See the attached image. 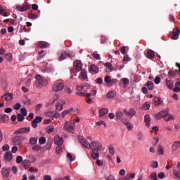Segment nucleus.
I'll return each mask as SVG.
<instances>
[{"mask_svg": "<svg viewBox=\"0 0 180 180\" xmlns=\"http://www.w3.org/2000/svg\"><path fill=\"white\" fill-rule=\"evenodd\" d=\"M79 141L83 147H85V148H90L92 150L91 156L93 160L99 158V151L102 149V144L101 143L98 141H92L89 143V142L82 136L79 137Z\"/></svg>", "mask_w": 180, "mask_h": 180, "instance_id": "nucleus-1", "label": "nucleus"}, {"mask_svg": "<svg viewBox=\"0 0 180 180\" xmlns=\"http://www.w3.org/2000/svg\"><path fill=\"white\" fill-rule=\"evenodd\" d=\"M155 117L158 120H160V119H162L163 117L165 122H169V120H175V117L169 114V110H167L166 111H160L156 114Z\"/></svg>", "mask_w": 180, "mask_h": 180, "instance_id": "nucleus-2", "label": "nucleus"}, {"mask_svg": "<svg viewBox=\"0 0 180 180\" xmlns=\"http://www.w3.org/2000/svg\"><path fill=\"white\" fill-rule=\"evenodd\" d=\"M63 129L64 130H66V131H69V133H74V130L75 129V122H66Z\"/></svg>", "mask_w": 180, "mask_h": 180, "instance_id": "nucleus-3", "label": "nucleus"}, {"mask_svg": "<svg viewBox=\"0 0 180 180\" xmlns=\"http://www.w3.org/2000/svg\"><path fill=\"white\" fill-rule=\"evenodd\" d=\"M180 34V29L179 28H174L173 29L172 32L169 34V37L172 40H178Z\"/></svg>", "mask_w": 180, "mask_h": 180, "instance_id": "nucleus-4", "label": "nucleus"}, {"mask_svg": "<svg viewBox=\"0 0 180 180\" xmlns=\"http://www.w3.org/2000/svg\"><path fill=\"white\" fill-rule=\"evenodd\" d=\"M52 89L54 92H59V91H62L64 89V83L56 82L53 85Z\"/></svg>", "mask_w": 180, "mask_h": 180, "instance_id": "nucleus-5", "label": "nucleus"}, {"mask_svg": "<svg viewBox=\"0 0 180 180\" xmlns=\"http://www.w3.org/2000/svg\"><path fill=\"white\" fill-rule=\"evenodd\" d=\"M73 65L76 70V71L79 72L82 71V62L81 60H77L74 62Z\"/></svg>", "mask_w": 180, "mask_h": 180, "instance_id": "nucleus-6", "label": "nucleus"}, {"mask_svg": "<svg viewBox=\"0 0 180 180\" xmlns=\"http://www.w3.org/2000/svg\"><path fill=\"white\" fill-rule=\"evenodd\" d=\"M30 131V127H24L15 131V134H26Z\"/></svg>", "mask_w": 180, "mask_h": 180, "instance_id": "nucleus-7", "label": "nucleus"}, {"mask_svg": "<svg viewBox=\"0 0 180 180\" xmlns=\"http://www.w3.org/2000/svg\"><path fill=\"white\" fill-rule=\"evenodd\" d=\"M1 174L3 175V178H8L9 176V174H11V168L3 167Z\"/></svg>", "mask_w": 180, "mask_h": 180, "instance_id": "nucleus-8", "label": "nucleus"}, {"mask_svg": "<svg viewBox=\"0 0 180 180\" xmlns=\"http://www.w3.org/2000/svg\"><path fill=\"white\" fill-rule=\"evenodd\" d=\"M60 61H63V60H65L67 57H68V53L65 51H61L58 53Z\"/></svg>", "mask_w": 180, "mask_h": 180, "instance_id": "nucleus-9", "label": "nucleus"}, {"mask_svg": "<svg viewBox=\"0 0 180 180\" xmlns=\"http://www.w3.org/2000/svg\"><path fill=\"white\" fill-rule=\"evenodd\" d=\"M29 9H30V6L29 4H23L22 6H17V10L20 12H25V11H29Z\"/></svg>", "mask_w": 180, "mask_h": 180, "instance_id": "nucleus-10", "label": "nucleus"}, {"mask_svg": "<svg viewBox=\"0 0 180 180\" xmlns=\"http://www.w3.org/2000/svg\"><path fill=\"white\" fill-rule=\"evenodd\" d=\"M121 122L127 127L128 130H132L133 125L130 124V122L129 121V120L126 118H122L121 120Z\"/></svg>", "mask_w": 180, "mask_h": 180, "instance_id": "nucleus-11", "label": "nucleus"}, {"mask_svg": "<svg viewBox=\"0 0 180 180\" xmlns=\"http://www.w3.org/2000/svg\"><path fill=\"white\" fill-rule=\"evenodd\" d=\"M4 160H6V161H8V162H11V161L13 160V155H12V153H11V151L6 152L5 153Z\"/></svg>", "mask_w": 180, "mask_h": 180, "instance_id": "nucleus-12", "label": "nucleus"}, {"mask_svg": "<svg viewBox=\"0 0 180 180\" xmlns=\"http://www.w3.org/2000/svg\"><path fill=\"white\" fill-rule=\"evenodd\" d=\"M23 141V139L21 136H16L13 139V142L15 146H20V143Z\"/></svg>", "mask_w": 180, "mask_h": 180, "instance_id": "nucleus-13", "label": "nucleus"}, {"mask_svg": "<svg viewBox=\"0 0 180 180\" xmlns=\"http://www.w3.org/2000/svg\"><path fill=\"white\" fill-rule=\"evenodd\" d=\"M46 115L49 116L50 117H60V113L57 112V111L47 112Z\"/></svg>", "mask_w": 180, "mask_h": 180, "instance_id": "nucleus-14", "label": "nucleus"}, {"mask_svg": "<svg viewBox=\"0 0 180 180\" xmlns=\"http://www.w3.org/2000/svg\"><path fill=\"white\" fill-rule=\"evenodd\" d=\"M129 82H130L129 81V79L123 78L120 80V86H122L123 88H126V86H127V85H129Z\"/></svg>", "mask_w": 180, "mask_h": 180, "instance_id": "nucleus-15", "label": "nucleus"}, {"mask_svg": "<svg viewBox=\"0 0 180 180\" xmlns=\"http://www.w3.org/2000/svg\"><path fill=\"white\" fill-rule=\"evenodd\" d=\"M89 70L91 74H98L99 72V68L95 65H91Z\"/></svg>", "mask_w": 180, "mask_h": 180, "instance_id": "nucleus-16", "label": "nucleus"}, {"mask_svg": "<svg viewBox=\"0 0 180 180\" xmlns=\"http://www.w3.org/2000/svg\"><path fill=\"white\" fill-rule=\"evenodd\" d=\"M54 141L56 144H57V146H62L63 143H64V141L63 140V139L60 137V136L58 135L55 136Z\"/></svg>", "mask_w": 180, "mask_h": 180, "instance_id": "nucleus-17", "label": "nucleus"}, {"mask_svg": "<svg viewBox=\"0 0 180 180\" xmlns=\"http://www.w3.org/2000/svg\"><path fill=\"white\" fill-rule=\"evenodd\" d=\"M9 120V116L8 115H0V123H6Z\"/></svg>", "mask_w": 180, "mask_h": 180, "instance_id": "nucleus-18", "label": "nucleus"}, {"mask_svg": "<svg viewBox=\"0 0 180 180\" xmlns=\"http://www.w3.org/2000/svg\"><path fill=\"white\" fill-rule=\"evenodd\" d=\"M1 98L7 101H12V99H13V94L8 93L2 96Z\"/></svg>", "mask_w": 180, "mask_h": 180, "instance_id": "nucleus-19", "label": "nucleus"}, {"mask_svg": "<svg viewBox=\"0 0 180 180\" xmlns=\"http://www.w3.org/2000/svg\"><path fill=\"white\" fill-rule=\"evenodd\" d=\"M150 115L146 114L144 117V122L146 123V127H150V124L151 122V120H150Z\"/></svg>", "mask_w": 180, "mask_h": 180, "instance_id": "nucleus-20", "label": "nucleus"}, {"mask_svg": "<svg viewBox=\"0 0 180 180\" xmlns=\"http://www.w3.org/2000/svg\"><path fill=\"white\" fill-rule=\"evenodd\" d=\"M109 110H108V108H103L100 109L98 113L100 115V117H103V116H105V115H108Z\"/></svg>", "mask_w": 180, "mask_h": 180, "instance_id": "nucleus-21", "label": "nucleus"}, {"mask_svg": "<svg viewBox=\"0 0 180 180\" xmlns=\"http://www.w3.org/2000/svg\"><path fill=\"white\" fill-rule=\"evenodd\" d=\"M80 77L84 80L88 81V72L85 70H82L80 72Z\"/></svg>", "mask_w": 180, "mask_h": 180, "instance_id": "nucleus-22", "label": "nucleus"}, {"mask_svg": "<svg viewBox=\"0 0 180 180\" xmlns=\"http://www.w3.org/2000/svg\"><path fill=\"white\" fill-rule=\"evenodd\" d=\"M146 57L151 60V58H154L155 57V52L153 50H149L147 53Z\"/></svg>", "mask_w": 180, "mask_h": 180, "instance_id": "nucleus-23", "label": "nucleus"}, {"mask_svg": "<svg viewBox=\"0 0 180 180\" xmlns=\"http://www.w3.org/2000/svg\"><path fill=\"white\" fill-rule=\"evenodd\" d=\"M179 147H180V141H175L174 142L173 146L172 147V150L176 151Z\"/></svg>", "mask_w": 180, "mask_h": 180, "instance_id": "nucleus-24", "label": "nucleus"}, {"mask_svg": "<svg viewBox=\"0 0 180 180\" xmlns=\"http://www.w3.org/2000/svg\"><path fill=\"white\" fill-rule=\"evenodd\" d=\"M50 46L48 43L44 41H41L38 44V46L41 47V49H47Z\"/></svg>", "mask_w": 180, "mask_h": 180, "instance_id": "nucleus-25", "label": "nucleus"}, {"mask_svg": "<svg viewBox=\"0 0 180 180\" xmlns=\"http://www.w3.org/2000/svg\"><path fill=\"white\" fill-rule=\"evenodd\" d=\"M146 86H148V89H149V91H153V89H154V83H153L151 81H148Z\"/></svg>", "mask_w": 180, "mask_h": 180, "instance_id": "nucleus-26", "label": "nucleus"}, {"mask_svg": "<svg viewBox=\"0 0 180 180\" xmlns=\"http://www.w3.org/2000/svg\"><path fill=\"white\" fill-rule=\"evenodd\" d=\"M86 89H88V84H86V85H80L77 86V91H86Z\"/></svg>", "mask_w": 180, "mask_h": 180, "instance_id": "nucleus-27", "label": "nucleus"}, {"mask_svg": "<svg viewBox=\"0 0 180 180\" xmlns=\"http://www.w3.org/2000/svg\"><path fill=\"white\" fill-rule=\"evenodd\" d=\"M115 116L117 120H122L123 119L124 115L121 111H117Z\"/></svg>", "mask_w": 180, "mask_h": 180, "instance_id": "nucleus-28", "label": "nucleus"}, {"mask_svg": "<svg viewBox=\"0 0 180 180\" xmlns=\"http://www.w3.org/2000/svg\"><path fill=\"white\" fill-rule=\"evenodd\" d=\"M37 84L39 86H46V85H47V80L44 79L42 78V79L40 82H37Z\"/></svg>", "mask_w": 180, "mask_h": 180, "instance_id": "nucleus-29", "label": "nucleus"}, {"mask_svg": "<svg viewBox=\"0 0 180 180\" xmlns=\"http://www.w3.org/2000/svg\"><path fill=\"white\" fill-rule=\"evenodd\" d=\"M153 101L155 106H158V105H161V98L154 97Z\"/></svg>", "mask_w": 180, "mask_h": 180, "instance_id": "nucleus-30", "label": "nucleus"}, {"mask_svg": "<svg viewBox=\"0 0 180 180\" xmlns=\"http://www.w3.org/2000/svg\"><path fill=\"white\" fill-rule=\"evenodd\" d=\"M70 112H72V109H69V110H63L62 112L61 117H65V116H67V115H70Z\"/></svg>", "mask_w": 180, "mask_h": 180, "instance_id": "nucleus-31", "label": "nucleus"}, {"mask_svg": "<svg viewBox=\"0 0 180 180\" xmlns=\"http://www.w3.org/2000/svg\"><path fill=\"white\" fill-rule=\"evenodd\" d=\"M166 85L167 87H169V89H174V83L171 80H167L166 82Z\"/></svg>", "mask_w": 180, "mask_h": 180, "instance_id": "nucleus-32", "label": "nucleus"}, {"mask_svg": "<svg viewBox=\"0 0 180 180\" xmlns=\"http://www.w3.org/2000/svg\"><path fill=\"white\" fill-rule=\"evenodd\" d=\"M30 144H31V146H34L36 144H37V138L36 137H32L30 139Z\"/></svg>", "mask_w": 180, "mask_h": 180, "instance_id": "nucleus-33", "label": "nucleus"}, {"mask_svg": "<svg viewBox=\"0 0 180 180\" xmlns=\"http://www.w3.org/2000/svg\"><path fill=\"white\" fill-rule=\"evenodd\" d=\"M115 96H116V92L113 91H110L107 94V98H115Z\"/></svg>", "mask_w": 180, "mask_h": 180, "instance_id": "nucleus-34", "label": "nucleus"}, {"mask_svg": "<svg viewBox=\"0 0 180 180\" xmlns=\"http://www.w3.org/2000/svg\"><path fill=\"white\" fill-rule=\"evenodd\" d=\"M27 17L29 18V19H37V18H39V15L34 13H29L27 14Z\"/></svg>", "mask_w": 180, "mask_h": 180, "instance_id": "nucleus-35", "label": "nucleus"}, {"mask_svg": "<svg viewBox=\"0 0 180 180\" xmlns=\"http://www.w3.org/2000/svg\"><path fill=\"white\" fill-rule=\"evenodd\" d=\"M158 152L159 153V154L160 155H164V148L162 147V146L158 145Z\"/></svg>", "mask_w": 180, "mask_h": 180, "instance_id": "nucleus-36", "label": "nucleus"}, {"mask_svg": "<svg viewBox=\"0 0 180 180\" xmlns=\"http://www.w3.org/2000/svg\"><path fill=\"white\" fill-rule=\"evenodd\" d=\"M173 174L174 175L175 178H176V179H180V171L179 170L174 169L173 171Z\"/></svg>", "mask_w": 180, "mask_h": 180, "instance_id": "nucleus-37", "label": "nucleus"}, {"mask_svg": "<svg viewBox=\"0 0 180 180\" xmlns=\"http://www.w3.org/2000/svg\"><path fill=\"white\" fill-rule=\"evenodd\" d=\"M46 131L49 134H50L51 133H53L54 131V127L53 125H49L47 128H46Z\"/></svg>", "mask_w": 180, "mask_h": 180, "instance_id": "nucleus-38", "label": "nucleus"}, {"mask_svg": "<svg viewBox=\"0 0 180 180\" xmlns=\"http://www.w3.org/2000/svg\"><path fill=\"white\" fill-rule=\"evenodd\" d=\"M0 15H4L5 17L8 16V14H6V10H5L2 6H0Z\"/></svg>", "mask_w": 180, "mask_h": 180, "instance_id": "nucleus-39", "label": "nucleus"}, {"mask_svg": "<svg viewBox=\"0 0 180 180\" xmlns=\"http://www.w3.org/2000/svg\"><path fill=\"white\" fill-rule=\"evenodd\" d=\"M150 106H151V104H150V103L146 102V103L143 104V109L144 110H148V109H150Z\"/></svg>", "mask_w": 180, "mask_h": 180, "instance_id": "nucleus-40", "label": "nucleus"}, {"mask_svg": "<svg viewBox=\"0 0 180 180\" xmlns=\"http://www.w3.org/2000/svg\"><path fill=\"white\" fill-rule=\"evenodd\" d=\"M93 57L96 60H101V55L99 53H98V51H95L93 53Z\"/></svg>", "mask_w": 180, "mask_h": 180, "instance_id": "nucleus-41", "label": "nucleus"}, {"mask_svg": "<svg viewBox=\"0 0 180 180\" xmlns=\"http://www.w3.org/2000/svg\"><path fill=\"white\" fill-rule=\"evenodd\" d=\"M23 32H26L27 33L29 32L27 29H26V25H21L20 27L19 33H23Z\"/></svg>", "mask_w": 180, "mask_h": 180, "instance_id": "nucleus-42", "label": "nucleus"}, {"mask_svg": "<svg viewBox=\"0 0 180 180\" xmlns=\"http://www.w3.org/2000/svg\"><path fill=\"white\" fill-rule=\"evenodd\" d=\"M128 116H131V117H133V116H136V111L133 108H131L129 110Z\"/></svg>", "mask_w": 180, "mask_h": 180, "instance_id": "nucleus-43", "label": "nucleus"}, {"mask_svg": "<svg viewBox=\"0 0 180 180\" xmlns=\"http://www.w3.org/2000/svg\"><path fill=\"white\" fill-rule=\"evenodd\" d=\"M34 121H35L37 123H41V122H43V117L41 116H37L35 117Z\"/></svg>", "mask_w": 180, "mask_h": 180, "instance_id": "nucleus-44", "label": "nucleus"}, {"mask_svg": "<svg viewBox=\"0 0 180 180\" xmlns=\"http://www.w3.org/2000/svg\"><path fill=\"white\" fill-rule=\"evenodd\" d=\"M17 119L18 122H23V120L25 119V116H23L22 114L19 113L17 115Z\"/></svg>", "mask_w": 180, "mask_h": 180, "instance_id": "nucleus-45", "label": "nucleus"}, {"mask_svg": "<svg viewBox=\"0 0 180 180\" xmlns=\"http://www.w3.org/2000/svg\"><path fill=\"white\" fill-rule=\"evenodd\" d=\"M20 112L22 116L24 117L27 116V110H26V108H21Z\"/></svg>", "mask_w": 180, "mask_h": 180, "instance_id": "nucleus-46", "label": "nucleus"}, {"mask_svg": "<svg viewBox=\"0 0 180 180\" xmlns=\"http://www.w3.org/2000/svg\"><path fill=\"white\" fill-rule=\"evenodd\" d=\"M105 65L110 70V71H113V66L112 65V64L110 63L107 62L105 64Z\"/></svg>", "mask_w": 180, "mask_h": 180, "instance_id": "nucleus-47", "label": "nucleus"}, {"mask_svg": "<svg viewBox=\"0 0 180 180\" xmlns=\"http://www.w3.org/2000/svg\"><path fill=\"white\" fill-rule=\"evenodd\" d=\"M77 70L76 69H71L70 70V74H72L71 75V78H74V77H77Z\"/></svg>", "mask_w": 180, "mask_h": 180, "instance_id": "nucleus-48", "label": "nucleus"}, {"mask_svg": "<svg viewBox=\"0 0 180 180\" xmlns=\"http://www.w3.org/2000/svg\"><path fill=\"white\" fill-rule=\"evenodd\" d=\"M6 58L8 61H12L13 58H12V53H8L6 54Z\"/></svg>", "mask_w": 180, "mask_h": 180, "instance_id": "nucleus-49", "label": "nucleus"}, {"mask_svg": "<svg viewBox=\"0 0 180 180\" xmlns=\"http://www.w3.org/2000/svg\"><path fill=\"white\" fill-rule=\"evenodd\" d=\"M39 144H46V137L41 136L39 139Z\"/></svg>", "mask_w": 180, "mask_h": 180, "instance_id": "nucleus-50", "label": "nucleus"}, {"mask_svg": "<svg viewBox=\"0 0 180 180\" xmlns=\"http://www.w3.org/2000/svg\"><path fill=\"white\" fill-rule=\"evenodd\" d=\"M46 56V53H44V51H41V52L39 53L38 55V60H41V58H43V57Z\"/></svg>", "mask_w": 180, "mask_h": 180, "instance_id": "nucleus-51", "label": "nucleus"}, {"mask_svg": "<svg viewBox=\"0 0 180 180\" xmlns=\"http://www.w3.org/2000/svg\"><path fill=\"white\" fill-rule=\"evenodd\" d=\"M21 106L22 105L20 104V103H17L14 105L13 109H15V110H19Z\"/></svg>", "mask_w": 180, "mask_h": 180, "instance_id": "nucleus-52", "label": "nucleus"}, {"mask_svg": "<svg viewBox=\"0 0 180 180\" xmlns=\"http://www.w3.org/2000/svg\"><path fill=\"white\" fill-rule=\"evenodd\" d=\"M32 150L33 151H40L41 150V147L39 145H36L32 147Z\"/></svg>", "mask_w": 180, "mask_h": 180, "instance_id": "nucleus-53", "label": "nucleus"}, {"mask_svg": "<svg viewBox=\"0 0 180 180\" xmlns=\"http://www.w3.org/2000/svg\"><path fill=\"white\" fill-rule=\"evenodd\" d=\"M150 167L152 168H158V162L157 161L153 162L152 164L150 165Z\"/></svg>", "mask_w": 180, "mask_h": 180, "instance_id": "nucleus-54", "label": "nucleus"}, {"mask_svg": "<svg viewBox=\"0 0 180 180\" xmlns=\"http://www.w3.org/2000/svg\"><path fill=\"white\" fill-rule=\"evenodd\" d=\"M23 161V158L22 156H17L16 162L17 164H20Z\"/></svg>", "mask_w": 180, "mask_h": 180, "instance_id": "nucleus-55", "label": "nucleus"}, {"mask_svg": "<svg viewBox=\"0 0 180 180\" xmlns=\"http://www.w3.org/2000/svg\"><path fill=\"white\" fill-rule=\"evenodd\" d=\"M96 84H98V85H101V84H103V79H102L101 77L97 78L96 79Z\"/></svg>", "mask_w": 180, "mask_h": 180, "instance_id": "nucleus-56", "label": "nucleus"}, {"mask_svg": "<svg viewBox=\"0 0 180 180\" xmlns=\"http://www.w3.org/2000/svg\"><path fill=\"white\" fill-rule=\"evenodd\" d=\"M61 151H63V147L61 146V145H58V146L56 148V153L60 154Z\"/></svg>", "mask_w": 180, "mask_h": 180, "instance_id": "nucleus-57", "label": "nucleus"}, {"mask_svg": "<svg viewBox=\"0 0 180 180\" xmlns=\"http://www.w3.org/2000/svg\"><path fill=\"white\" fill-rule=\"evenodd\" d=\"M155 84H156V85H158V84H160V82H161V78L158 76H157L154 80Z\"/></svg>", "mask_w": 180, "mask_h": 180, "instance_id": "nucleus-58", "label": "nucleus"}, {"mask_svg": "<svg viewBox=\"0 0 180 180\" xmlns=\"http://www.w3.org/2000/svg\"><path fill=\"white\" fill-rule=\"evenodd\" d=\"M56 110H59V112H61L63 110V107L61 105H60V103H58L56 107Z\"/></svg>", "mask_w": 180, "mask_h": 180, "instance_id": "nucleus-59", "label": "nucleus"}, {"mask_svg": "<svg viewBox=\"0 0 180 180\" xmlns=\"http://www.w3.org/2000/svg\"><path fill=\"white\" fill-rule=\"evenodd\" d=\"M104 81L106 84H110L111 79L109 76H106L104 79Z\"/></svg>", "mask_w": 180, "mask_h": 180, "instance_id": "nucleus-60", "label": "nucleus"}, {"mask_svg": "<svg viewBox=\"0 0 180 180\" xmlns=\"http://www.w3.org/2000/svg\"><path fill=\"white\" fill-rule=\"evenodd\" d=\"M129 60H130V58L127 55L124 56V58H123L124 63H129Z\"/></svg>", "mask_w": 180, "mask_h": 180, "instance_id": "nucleus-61", "label": "nucleus"}, {"mask_svg": "<svg viewBox=\"0 0 180 180\" xmlns=\"http://www.w3.org/2000/svg\"><path fill=\"white\" fill-rule=\"evenodd\" d=\"M3 151H8L9 150V145L6 144L2 146Z\"/></svg>", "mask_w": 180, "mask_h": 180, "instance_id": "nucleus-62", "label": "nucleus"}, {"mask_svg": "<svg viewBox=\"0 0 180 180\" xmlns=\"http://www.w3.org/2000/svg\"><path fill=\"white\" fill-rule=\"evenodd\" d=\"M150 178L153 179V180H157V173H152L150 174Z\"/></svg>", "mask_w": 180, "mask_h": 180, "instance_id": "nucleus-63", "label": "nucleus"}, {"mask_svg": "<svg viewBox=\"0 0 180 180\" xmlns=\"http://www.w3.org/2000/svg\"><path fill=\"white\" fill-rule=\"evenodd\" d=\"M44 180H52L51 176L50 175H45L43 178Z\"/></svg>", "mask_w": 180, "mask_h": 180, "instance_id": "nucleus-64", "label": "nucleus"}]
</instances>
